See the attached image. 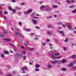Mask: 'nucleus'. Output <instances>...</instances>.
I'll return each instance as SVG.
<instances>
[{
	"label": "nucleus",
	"instance_id": "1a4fd4ad",
	"mask_svg": "<svg viewBox=\"0 0 76 76\" xmlns=\"http://www.w3.org/2000/svg\"><path fill=\"white\" fill-rule=\"evenodd\" d=\"M27 48L28 50H29L30 51H33V50H34V48H31L29 47H28Z\"/></svg>",
	"mask_w": 76,
	"mask_h": 76
},
{
	"label": "nucleus",
	"instance_id": "49530a36",
	"mask_svg": "<svg viewBox=\"0 0 76 76\" xmlns=\"http://www.w3.org/2000/svg\"><path fill=\"white\" fill-rule=\"evenodd\" d=\"M12 2H13L14 3L16 2L15 0H12Z\"/></svg>",
	"mask_w": 76,
	"mask_h": 76
},
{
	"label": "nucleus",
	"instance_id": "4c0bfd02",
	"mask_svg": "<svg viewBox=\"0 0 76 76\" xmlns=\"http://www.w3.org/2000/svg\"><path fill=\"white\" fill-rule=\"evenodd\" d=\"M13 50L15 51H16V48H14Z\"/></svg>",
	"mask_w": 76,
	"mask_h": 76
},
{
	"label": "nucleus",
	"instance_id": "f3484780",
	"mask_svg": "<svg viewBox=\"0 0 76 76\" xmlns=\"http://www.w3.org/2000/svg\"><path fill=\"white\" fill-rule=\"evenodd\" d=\"M72 12L73 13H76V9L72 11Z\"/></svg>",
	"mask_w": 76,
	"mask_h": 76
},
{
	"label": "nucleus",
	"instance_id": "f8f14e48",
	"mask_svg": "<svg viewBox=\"0 0 76 76\" xmlns=\"http://www.w3.org/2000/svg\"><path fill=\"white\" fill-rule=\"evenodd\" d=\"M57 60H55L53 61H52L51 62V63H52V64H55L56 63H57Z\"/></svg>",
	"mask_w": 76,
	"mask_h": 76
},
{
	"label": "nucleus",
	"instance_id": "3c124183",
	"mask_svg": "<svg viewBox=\"0 0 76 76\" xmlns=\"http://www.w3.org/2000/svg\"><path fill=\"white\" fill-rule=\"evenodd\" d=\"M60 56V53H57V56Z\"/></svg>",
	"mask_w": 76,
	"mask_h": 76
},
{
	"label": "nucleus",
	"instance_id": "6e6552de",
	"mask_svg": "<svg viewBox=\"0 0 76 76\" xmlns=\"http://www.w3.org/2000/svg\"><path fill=\"white\" fill-rule=\"evenodd\" d=\"M57 32H58V33H59V34H62V35H64V34H63V31H58Z\"/></svg>",
	"mask_w": 76,
	"mask_h": 76
},
{
	"label": "nucleus",
	"instance_id": "ea45409f",
	"mask_svg": "<svg viewBox=\"0 0 76 76\" xmlns=\"http://www.w3.org/2000/svg\"><path fill=\"white\" fill-rule=\"evenodd\" d=\"M62 63H65V60H63L62 61Z\"/></svg>",
	"mask_w": 76,
	"mask_h": 76
},
{
	"label": "nucleus",
	"instance_id": "de8ad7c7",
	"mask_svg": "<svg viewBox=\"0 0 76 76\" xmlns=\"http://www.w3.org/2000/svg\"><path fill=\"white\" fill-rule=\"evenodd\" d=\"M35 71H39V70L38 69H35Z\"/></svg>",
	"mask_w": 76,
	"mask_h": 76
},
{
	"label": "nucleus",
	"instance_id": "c756f323",
	"mask_svg": "<svg viewBox=\"0 0 76 76\" xmlns=\"http://www.w3.org/2000/svg\"><path fill=\"white\" fill-rule=\"evenodd\" d=\"M62 57V56H59L57 57V59H60V58H61Z\"/></svg>",
	"mask_w": 76,
	"mask_h": 76
},
{
	"label": "nucleus",
	"instance_id": "a19ab883",
	"mask_svg": "<svg viewBox=\"0 0 76 76\" xmlns=\"http://www.w3.org/2000/svg\"><path fill=\"white\" fill-rule=\"evenodd\" d=\"M0 37H1V38H2V37H3V35L2 34H1L0 35Z\"/></svg>",
	"mask_w": 76,
	"mask_h": 76
},
{
	"label": "nucleus",
	"instance_id": "338daca9",
	"mask_svg": "<svg viewBox=\"0 0 76 76\" xmlns=\"http://www.w3.org/2000/svg\"><path fill=\"white\" fill-rule=\"evenodd\" d=\"M4 18H5V20H6V17H5L4 16Z\"/></svg>",
	"mask_w": 76,
	"mask_h": 76
},
{
	"label": "nucleus",
	"instance_id": "f257e3e1",
	"mask_svg": "<svg viewBox=\"0 0 76 76\" xmlns=\"http://www.w3.org/2000/svg\"><path fill=\"white\" fill-rule=\"evenodd\" d=\"M32 9H29L28 10V11L25 12H24V14L25 15H28V14L29 13H31L32 12Z\"/></svg>",
	"mask_w": 76,
	"mask_h": 76
},
{
	"label": "nucleus",
	"instance_id": "e2e57ef3",
	"mask_svg": "<svg viewBox=\"0 0 76 76\" xmlns=\"http://www.w3.org/2000/svg\"><path fill=\"white\" fill-rule=\"evenodd\" d=\"M18 15H20V12H18Z\"/></svg>",
	"mask_w": 76,
	"mask_h": 76
},
{
	"label": "nucleus",
	"instance_id": "e433bc0d",
	"mask_svg": "<svg viewBox=\"0 0 76 76\" xmlns=\"http://www.w3.org/2000/svg\"><path fill=\"white\" fill-rule=\"evenodd\" d=\"M25 45H28V43L27 42H25Z\"/></svg>",
	"mask_w": 76,
	"mask_h": 76
},
{
	"label": "nucleus",
	"instance_id": "5fc2aeb1",
	"mask_svg": "<svg viewBox=\"0 0 76 76\" xmlns=\"http://www.w3.org/2000/svg\"><path fill=\"white\" fill-rule=\"evenodd\" d=\"M20 37H22V38H23V36H22V35H20Z\"/></svg>",
	"mask_w": 76,
	"mask_h": 76
},
{
	"label": "nucleus",
	"instance_id": "393cba45",
	"mask_svg": "<svg viewBox=\"0 0 76 76\" xmlns=\"http://www.w3.org/2000/svg\"><path fill=\"white\" fill-rule=\"evenodd\" d=\"M23 60H26V56H23Z\"/></svg>",
	"mask_w": 76,
	"mask_h": 76
},
{
	"label": "nucleus",
	"instance_id": "423d86ee",
	"mask_svg": "<svg viewBox=\"0 0 76 76\" xmlns=\"http://www.w3.org/2000/svg\"><path fill=\"white\" fill-rule=\"evenodd\" d=\"M67 27L68 29H70V30L72 29V28L69 25H68Z\"/></svg>",
	"mask_w": 76,
	"mask_h": 76
},
{
	"label": "nucleus",
	"instance_id": "4be33fe9",
	"mask_svg": "<svg viewBox=\"0 0 76 76\" xmlns=\"http://www.w3.org/2000/svg\"><path fill=\"white\" fill-rule=\"evenodd\" d=\"M57 6H56L53 5L52 6V8H55V9H56V8H57Z\"/></svg>",
	"mask_w": 76,
	"mask_h": 76
},
{
	"label": "nucleus",
	"instance_id": "8fccbe9b",
	"mask_svg": "<svg viewBox=\"0 0 76 76\" xmlns=\"http://www.w3.org/2000/svg\"><path fill=\"white\" fill-rule=\"evenodd\" d=\"M19 25H20V26H22V23L21 22H20L19 23Z\"/></svg>",
	"mask_w": 76,
	"mask_h": 76
},
{
	"label": "nucleus",
	"instance_id": "774afa93",
	"mask_svg": "<svg viewBox=\"0 0 76 76\" xmlns=\"http://www.w3.org/2000/svg\"><path fill=\"white\" fill-rule=\"evenodd\" d=\"M39 3H41H41H42V2L41 1L39 2Z\"/></svg>",
	"mask_w": 76,
	"mask_h": 76
},
{
	"label": "nucleus",
	"instance_id": "2eb2a0df",
	"mask_svg": "<svg viewBox=\"0 0 76 76\" xmlns=\"http://www.w3.org/2000/svg\"><path fill=\"white\" fill-rule=\"evenodd\" d=\"M5 40H6V41H11V40L10 39H4Z\"/></svg>",
	"mask_w": 76,
	"mask_h": 76
},
{
	"label": "nucleus",
	"instance_id": "0e129e2a",
	"mask_svg": "<svg viewBox=\"0 0 76 76\" xmlns=\"http://www.w3.org/2000/svg\"><path fill=\"white\" fill-rule=\"evenodd\" d=\"M21 48H24V47L23 46H21Z\"/></svg>",
	"mask_w": 76,
	"mask_h": 76
},
{
	"label": "nucleus",
	"instance_id": "4d7b16f0",
	"mask_svg": "<svg viewBox=\"0 0 76 76\" xmlns=\"http://www.w3.org/2000/svg\"><path fill=\"white\" fill-rule=\"evenodd\" d=\"M54 16L55 18H56V17H57V15H54Z\"/></svg>",
	"mask_w": 76,
	"mask_h": 76
},
{
	"label": "nucleus",
	"instance_id": "20e7f679",
	"mask_svg": "<svg viewBox=\"0 0 76 76\" xmlns=\"http://www.w3.org/2000/svg\"><path fill=\"white\" fill-rule=\"evenodd\" d=\"M46 7L44 6H42L41 7V8H40V10L41 11H44V10H43V9H45Z\"/></svg>",
	"mask_w": 76,
	"mask_h": 76
},
{
	"label": "nucleus",
	"instance_id": "7ed1b4c3",
	"mask_svg": "<svg viewBox=\"0 0 76 76\" xmlns=\"http://www.w3.org/2000/svg\"><path fill=\"white\" fill-rule=\"evenodd\" d=\"M57 53H55L54 56H52V57L54 59H56L57 58Z\"/></svg>",
	"mask_w": 76,
	"mask_h": 76
},
{
	"label": "nucleus",
	"instance_id": "864d4df0",
	"mask_svg": "<svg viewBox=\"0 0 76 76\" xmlns=\"http://www.w3.org/2000/svg\"><path fill=\"white\" fill-rule=\"evenodd\" d=\"M4 6V4H1L0 5L1 6Z\"/></svg>",
	"mask_w": 76,
	"mask_h": 76
},
{
	"label": "nucleus",
	"instance_id": "39448f33",
	"mask_svg": "<svg viewBox=\"0 0 76 76\" xmlns=\"http://www.w3.org/2000/svg\"><path fill=\"white\" fill-rule=\"evenodd\" d=\"M31 21L33 22V23L34 24H37V20H35L34 19H33L31 20Z\"/></svg>",
	"mask_w": 76,
	"mask_h": 76
},
{
	"label": "nucleus",
	"instance_id": "a211bd4d",
	"mask_svg": "<svg viewBox=\"0 0 76 76\" xmlns=\"http://www.w3.org/2000/svg\"><path fill=\"white\" fill-rule=\"evenodd\" d=\"M38 39V36H35V38H34V39L35 40H37Z\"/></svg>",
	"mask_w": 76,
	"mask_h": 76
},
{
	"label": "nucleus",
	"instance_id": "9d476101",
	"mask_svg": "<svg viewBox=\"0 0 76 76\" xmlns=\"http://www.w3.org/2000/svg\"><path fill=\"white\" fill-rule=\"evenodd\" d=\"M2 32L3 34H7L8 33V31L6 30H4Z\"/></svg>",
	"mask_w": 76,
	"mask_h": 76
},
{
	"label": "nucleus",
	"instance_id": "6ab92c4d",
	"mask_svg": "<svg viewBox=\"0 0 76 76\" xmlns=\"http://www.w3.org/2000/svg\"><path fill=\"white\" fill-rule=\"evenodd\" d=\"M72 58H76V55H73L72 56Z\"/></svg>",
	"mask_w": 76,
	"mask_h": 76
},
{
	"label": "nucleus",
	"instance_id": "b1692460",
	"mask_svg": "<svg viewBox=\"0 0 76 76\" xmlns=\"http://www.w3.org/2000/svg\"><path fill=\"white\" fill-rule=\"evenodd\" d=\"M9 9L10 10H11V11H12L13 10V8H11V7H9Z\"/></svg>",
	"mask_w": 76,
	"mask_h": 76
},
{
	"label": "nucleus",
	"instance_id": "680f3d73",
	"mask_svg": "<svg viewBox=\"0 0 76 76\" xmlns=\"http://www.w3.org/2000/svg\"><path fill=\"white\" fill-rule=\"evenodd\" d=\"M63 28H65V25H63Z\"/></svg>",
	"mask_w": 76,
	"mask_h": 76
},
{
	"label": "nucleus",
	"instance_id": "69168bd1",
	"mask_svg": "<svg viewBox=\"0 0 76 76\" xmlns=\"http://www.w3.org/2000/svg\"><path fill=\"white\" fill-rule=\"evenodd\" d=\"M16 31H19V29H18V28H16Z\"/></svg>",
	"mask_w": 76,
	"mask_h": 76
},
{
	"label": "nucleus",
	"instance_id": "9b49d317",
	"mask_svg": "<svg viewBox=\"0 0 76 76\" xmlns=\"http://www.w3.org/2000/svg\"><path fill=\"white\" fill-rule=\"evenodd\" d=\"M15 58H17L18 57H19V54H16L15 55Z\"/></svg>",
	"mask_w": 76,
	"mask_h": 76
},
{
	"label": "nucleus",
	"instance_id": "a18cd8bd",
	"mask_svg": "<svg viewBox=\"0 0 76 76\" xmlns=\"http://www.w3.org/2000/svg\"><path fill=\"white\" fill-rule=\"evenodd\" d=\"M10 45H11V46H13V47H15V46H14V45H13V44L11 43H10Z\"/></svg>",
	"mask_w": 76,
	"mask_h": 76
},
{
	"label": "nucleus",
	"instance_id": "f704fd0d",
	"mask_svg": "<svg viewBox=\"0 0 76 76\" xmlns=\"http://www.w3.org/2000/svg\"><path fill=\"white\" fill-rule=\"evenodd\" d=\"M0 14H1L2 16H3V12L2 11H0Z\"/></svg>",
	"mask_w": 76,
	"mask_h": 76
},
{
	"label": "nucleus",
	"instance_id": "09e8293b",
	"mask_svg": "<svg viewBox=\"0 0 76 76\" xmlns=\"http://www.w3.org/2000/svg\"><path fill=\"white\" fill-rule=\"evenodd\" d=\"M46 44H45V43H43L42 45H45Z\"/></svg>",
	"mask_w": 76,
	"mask_h": 76
},
{
	"label": "nucleus",
	"instance_id": "052dcab7",
	"mask_svg": "<svg viewBox=\"0 0 76 76\" xmlns=\"http://www.w3.org/2000/svg\"><path fill=\"white\" fill-rule=\"evenodd\" d=\"M23 53H24V54H25V51H23Z\"/></svg>",
	"mask_w": 76,
	"mask_h": 76
},
{
	"label": "nucleus",
	"instance_id": "c9c22d12",
	"mask_svg": "<svg viewBox=\"0 0 76 76\" xmlns=\"http://www.w3.org/2000/svg\"><path fill=\"white\" fill-rule=\"evenodd\" d=\"M33 19H38V17H33Z\"/></svg>",
	"mask_w": 76,
	"mask_h": 76
},
{
	"label": "nucleus",
	"instance_id": "412c9836",
	"mask_svg": "<svg viewBox=\"0 0 76 76\" xmlns=\"http://www.w3.org/2000/svg\"><path fill=\"white\" fill-rule=\"evenodd\" d=\"M16 35H20V33H19V32H16Z\"/></svg>",
	"mask_w": 76,
	"mask_h": 76
},
{
	"label": "nucleus",
	"instance_id": "0eeeda50",
	"mask_svg": "<svg viewBox=\"0 0 76 76\" xmlns=\"http://www.w3.org/2000/svg\"><path fill=\"white\" fill-rule=\"evenodd\" d=\"M48 69H50L52 67V65L51 64H48L47 65Z\"/></svg>",
	"mask_w": 76,
	"mask_h": 76
},
{
	"label": "nucleus",
	"instance_id": "dca6fc26",
	"mask_svg": "<svg viewBox=\"0 0 76 76\" xmlns=\"http://www.w3.org/2000/svg\"><path fill=\"white\" fill-rule=\"evenodd\" d=\"M39 67V65L37 64L35 66V67L36 69H37V68H38Z\"/></svg>",
	"mask_w": 76,
	"mask_h": 76
},
{
	"label": "nucleus",
	"instance_id": "7c9ffc66",
	"mask_svg": "<svg viewBox=\"0 0 76 76\" xmlns=\"http://www.w3.org/2000/svg\"><path fill=\"white\" fill-rule=\"evenodd\" d=\"M75 5H71V6H70L69 7V8H72V7H75Z\"/></svg>",
	"mask_w": 76,
	"mask_h": 76
},
{
	"label": "nucleus",
	"instance_id": "c85d7f7f",
	"mask_svg": "<svg viewBox=\"0 0 76 76\" xmlns=\"http://www.w3.org/2000/svg\"><path fill=\"white\" fill-rule=\"evenodd\" d=\"M4 15H7V12L5 11L4 12Z\"/></svg>",
	"mask_w": 76,
	"mask_h": 76
},
{
	"label": "nucleus",
	"instance_id": "2f4dec72",
	"mask_svg": "<svg viewBox=\"0 0 76 76\" xmlns=\"http://www.w3.org/2000/svg\"><path fill=\"white\" fill-rule=\"evenodd\" d=\"M63 48L64 51L66 50V47H63Z\"/></svg>",
	"mask_w": 76,
	"mask_h": 76
},
{
	"label": "nucleus",
	"instance_id": "58836bf2",
	"mask_svg": "<svg viewBox=\"0 0 76 76\" xmlns=\"http://www.w3.org/2000/svg\"><path fill=\"white\" fill-rule=\"evenodd\" d=\"M16 9L17 10H20V8H19V7H17Z\"/></svg>",
	"mask_w": 76,
	"mask_h": 76
},
{
	"label": "nucleus",
	"instance_id": "473e14b6",
	"mask_svg": "<svg viewBox=\"0 0 76 76\" xmlns=\"http://www.w3.org/2000/svg\"><path fill=\"white\" fill-rule=\"evenodd\" d=\"M46 17L47 18V19H49V18L51 19V18H52V17L51 16H49L48 17Z\"/></svg>",
	"mask_w": 76,
	"mask_h": 76
},
{
	"label": "nucleus",
	"instance_id": "4468645a",
	"mask_svg": "<svg viewBox=\"0 0 76 76\" xmlns=\"http://www.w3.org/2000/svg\"><path fill=\"white\" fill-rule=\"evenodd\" d=\"M73 64H75V63H73V64L71 63L68 65V66L69 67H72L73 65Z\"/></svg>",
	"mask_w": 76,
	"mask_h": 76
},
{
	"label": "nucleus",
	"instance_id": "f03ea898",
	"mask_svg": "<svg viewBox=\"0 0 76 76\" xmlns=\"http://www.w3.org/2000/svg\"><path fill=\"white\" fill-rule=\"evenodd\" d=\"M24 70H28V68L27 67H26V66H24V68H22L21 69V70L23 71L22 72V73H26V72L23 71Z\"/></svg>",
	"mask_w": 76,
	"mask_h": 76
},
{
	"label": "nucleus",
	"instance_id": "603ef678",
	"mask_svg": "<svg viewBox=\"0 0 76 76\" xmlns=\"http://www.w3.org/2000/svg\"><path fill=\"white\" fill-rule=\"evenodd\" d=\"M36 28L37 29H39V27L38 26H37L36 27Z\"/></svg>",
	"mask_w": 76,
	"mask_h": 76
},
{
	"label": "nucleus",
	"instance_id": "aec40b11",
	"mask_svg": "<svg viewBox=\"0 0 76 76\" xmlns=\"http://www.w3.org/2000/svg\"><path fill=\"white\" fill-rule=\"evenodd\" d=\"M61 70L62 71H66V68H62Z\"/></svg>",
	"mask_w": 76,
	"mask_h": 76
},
{
	"label": "nucleus",
	"instance_id": "ddd939ff",
	"mask_svg": "<svg viewBox=\"0 0 76 76\" xmlns=\"http://www.w3.org/2000/svg\"><path fill=\"white\" fill-rule=\"evenodd\" d=\"M47 34L48 35H51V32L49 31H47Z\"/></svg>",
	"mask_w": 76,
	"mask_h": 76
},
{
	"label": "nucleus",
	"instance_id": "79ce46f5",
	"mask_svg": "<svg viewBox=\"0 0 76 76\" xmlns=\"http://www.w3.org/2000/svg\"><path fill=\"white\" fill-rule=\"evenodd\" d=\"M12 12H13V13H15V12H16V10H12Z\"/></svg>",
	"mask_w": 76,
	"mask_h": 76
},
{
	"label": "nucleus",
	"instance_id": "bf43d9fd",
	"mask_svg": "<svg viewBox=\"0 0 76 76\" xmlns=\"http://www.w3.org/2000/svg\"><path fill=\"white\" fill-rule=\"evenodd\" d=\"M46 41H50V40L48 39H46Z\"/></svg>",
	"mask_w": 76,
	"mask_h": 76
},
{
	"label": "nucleus",
	"instance_id": "13d9d810",
	"mask_svg": "<svg viewBox=\"0 0 76 76\" xmlns=\"http://www.w3.org/2000/svg\"><path fill=\"white\" fill-rule=\"evenodd\" d=\"M50 27H51V25H49L48 26V28H50Z\"/></svg>",
	"mask_w": 76,
	"mask_h": 76
},
{
	"label": "nucleus",
	"instance_id": "72a5a7b5",
	"mask_svg": "<svg viewBox=\"0 0 76 76\" xmlns=\"http://www.w3.org/2000/svg\"><path fill=\"white\" fill-rule=\"evenodd\" d=\"M1 57H2V58H3V57H4V54H1Z\"/></svg>",
	"mask_w": 76,
	"mask_h": 76
},
{
	"label": "nucleus",
	"instance_id": "cd10ccee",
	"mask_svg": "<svg viewBox=\"0 0 76 76\" xmlns=\"http://www.w3.org/2000/svg\"><path fill=\"white\" fill-rule=\"evenodd\" d=\"M26 31H28V32H29V31H31V30L30 29L28 28L26 29Z\"/></svg>",
	"mask_w": 76,
	"mask_h": 76
},
{
	"label": "nucleus",
	"instance_id": "6e6d98bb",
	"mask_svg": "<svg viewBox=\"0 0 76 76\" xmlns=\"http://www.w3.org/2000/svg\"><path fill=\"white\" fill-rule=\"evenodd\" d=\"M58 29H61V27H59L58 28Z\"/></svg>",
	"mask_w": 76,
	"mask_h": 76
},
{
	"label": "nucleus",
	"instance_id": "bb28decb",
	"mask_svg": "<svg viewBox=\"0 0 76 76\" xmlns=\"http://www.w3.org/2000/svg\"><path fill=\"white\" fill-rule=\"evenodd\" d=\"M4 53H5V54H9V52L5 51H4Z\"/></svg>",
	"mask_w": 76,
	"mask_h": 76
},
{
	"label": "nucleus",
	"instance_id": "37998d69",
	"mask_svg": "<svg viewBox=\"0 0 76 76\" xmlns=\"http://www.w3.org/2000/svg\"><path fill=\"white\" fill-rule=\"evenodd\" d=\"M62 23H61V22H58V24H60V25H61V24Z\"/></svg>",
	"mask_w": 76,
	"mask_h": 76
},
{
	"label": "nucleus",
	"instance_id": "5701e85b",
	"mask_svg": "<svg viewBox=\"0 0 76 76\" xmlns=\"http://www.w3.org/2000/svg\"><path fill=\"white\" fill-rule=\"evenodd\" d=\"M48 54L50 55H53V53L52 52H49L48 53Z\"/></svg>",
	"mask_w": 76,
	"mask_h": 76
},
{
	"label": "nucleus",
	"instance_id": "a878e982",
	"mask_svg": "<svg viewBox=\"0 0 76 76\" xmlns=\"http://www.w3.org/2000/svg\"><path fill=\"white\" fill-rule=\"evenodd\" d=\"M68 38H66L65 40H64V42H67V41H68Z\"/></svg>",
	"mask_w": 76,
	"mask_h": 76
},
{
	"label": "nucleus",
	"instance_id": "c03bdc74",
	"mask_svg": "<svg viewBox=\"0 0 76 76\" xmlns=\"http://www.w3.org/2000/svg\"><path fill=\"white\" fill-rule=\"evenodd\" d=\"M76 66H75L74 67V68L73 69V70H76Z\"/></svg>",
	"mask_w": 76,
	"mask_h": 76
}]
</instances>
